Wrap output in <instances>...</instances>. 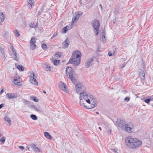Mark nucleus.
I'll use <instances>...</instances> for the list:
<instances>
[{
	"mask_svg": "<svg viewBox=\"0 0 153 153\" xmlns=\"http://www.w3.org/2000/svg\"><path fill=\"white\" fill-rule=\"evenodd\" d=\"M125 143L128 147L133 149L139 147L142 144L141 141L131 136H128L126 138Z\"/></svg>",
	"mask_w": 153,
	"mask_h": 153,
	"instance_id": "f257e3e1",
	"label": "nucleus"
},
{
	"mask_svg": "<svg viewBox=\"0 0 153 153\" xmlns=\"http://www.w3.org/2000/svg\"><path fill=\"white\" fill-rule=\"evenodd\" d=\"M81 55V53L79 50H77L74 51L67 64L71 63L75 66H78L80 63Z\"/></svg>",
	"mask_w": 153,
	"mask_h": 153,
	"instance_id": "f03ea898",
	"label": "nucleus"
},
{
	"mask_svg": "<svg viewBox=\"0 0 153 153\" xmlns=\"http://www.w3.org/2000/svg\"><path fill=\"white\" fill-rule=\"evenodd\" d=\"M118 125L122 130L128 133H131L134 131V126L131 124L126 123L121 120L120 121Z\"/></svg>",
	"mask_w": 153,
	"mask_h": 153,
	"instance_id": "7ed1b4c3",
	"label": "nucleus"
},
{
	"mask_svg": "<svg viewBox=\"0 0 153 153\" xmlns=\"http://www.w3.org/2000/svg\"><path fill=\"white\" fill-rule=\"evenodd\" d=\"M91 95L88 94L85 91V90L83 92L80 93L79 103L80 105L82 107L85 108H87V106L85 105V102L88 99H89Z\"/></svg>",
	"mask_w": 153,
	"mask_h": 153,
	"instance_id": "20e7f679",
	"label": "nucleus"
},
{
	"mask_svg": "<svg viewBox=\"0 0 153 153\" xmlns=\"http://www.w3.org/2000/svg\"><path fill=\"white\" fill-rule=\"evenodd\" d=\"M65 71L66 76L71 79L72 82L74 81L76 77V74L72 68L68 66L66 68Z\"/></svg>",
	"mask_w": 153,
	"mask_h": 153,
	"instance_id": "39448f33",
	"label": "nucleus"
},
{
	"mask_svg": "<svg viewBox=\"0 0 153 153\" xmlns=\"http://www.w3.org/2000/svg\"><path fill=\"white\" fill-rule=\"evenodd\" d=\"M86 102L88 104H91L90 107L88 108L87 107V108H91L96 107L97 104L96 99L92 96L91 95L89 99L86 100Z\"/></svg>",
	"mask_w": 153,
	"mask_h": 153,
	"instance_id": "423d86ee",
	"label": "nucleus"
},
{
	"mask_svg": "<svg viewBox=\"0 0 153 153\" xmlns=\"http://www.w3.org/2000/svg\"><path fill=\"white\" fill-rule=\"evenodd\" d=\"M74 83L75 86L76 91L77 93H80L85 90V87L80 82H74Z\"/></svg>",
	"mask_w": 153,
	"mask_h": 153,
	"instance_id": "0eeeda50",
	"label": "nucleus"
},
{
	"mask_svg": "<svg viewBox=\"0 0 153 153\" xmlns=\"http://www.w3.org/2000/svg\"><path fill=\"white\" fill-rule=\"evenodd\" d=\"M74 83L75 86L76 91L77 93H80L85 90V87L80 82H74Z\"/></svg>",
	"mask_w": 153,
	"mask_h": 153,
	"instance_id": "6e6552de",
	"label": "nucleus"
},
{
	"mask_svg": "<svg viewBox=\"0 0 153 153\" xmlns=\"http://www.w3.org/2000/svg\"><path fill=\"white\" fill-rule=\"evenodd\" d=\"M30 79V83L33 85L36 86L38 85V82L35 78L34 73L33 71L31 73Z\"/></svg>",
	"mask_w": 153,
	"mask_h": 153,
	"instance_id": "1a4fd4ad",
	"label": "nucleus"
},
{
	"mask_svg": "<svg viewBox=\"0 0 153 153\" xmlns=\"http://www.w3.org/2000/svg\"><path fill=\"white\" fill-rule=\"evenodd\" d=\"M92 26L94 29H99L100 27V23L98 20L94 19L92 22Z\"/></svg>",
	"mask_w": 153,
	"mask_h": 153,
	"instance_id": "9d476101",
	"label": "nucleus"
},
{
	"mask_svg": "<svg viewBox=\"0 0 153 153\" xmlns=\"http://www.w3.org/2000/svg\"><path fill=\"white\" fill-rule=\"evenodd\" d=\"M94 57H92L91 58L89 59L86 61L85 65L86 68H88L92 65V62L94 60Z\"/></svg>",
	"mask_w": 153,
	"mask_h": 153,
	"instance_id": "9b49d317",
	"label": "nucleus"
},
{
	"mask_svg": "<svg viewBox=\"0 0 153 153\" xmlns=\"http://www.w3.org/2000/svg\"><path fill=\"white\" fill-rule=\"evenodd\" d=\"M11 48L12 51L11 55L12 58H13L15 60L17 61H18L19 59H18L17 58V53L16 52L15 49L13 46H11Z\"/></svg>",
	"mask_w": 153,
	"mask_h": 153,
	"instance_id": "f8f14e48",
	"label": "nucleus"
},
{
	"mask_svg": "<svg viewBox=\"0 0 153 153\" xmlns=\"http://www.w3.org/2000/svg\"><path fill=\"white\" fill-rule=\"evenodd\" d=\"M101 33H100V40L103 43H104L105 42V32L104 30H102V31H100Z\"/></svg>",
	"mask_w": 153,
	"mask_h": 153,
	"instance_id": "ddd939ff",
	"label": "nucleus"
},
{
	"mask_svg": "<svg viewBox=\"0 0 153 153\" xmlns=\"http://www.w3.org/2000/svg\"><path fill=\"white\" fill-rule=\"evenodd\" d=\"M79 17V14L78 12H76L74 14L73 16L72 20L71 22L72 25L75 22L76 20H78Z\"/></svg>",
	"mask_w": 153,
	"mask_h": 153,
	"instance_id": "4468645a",
	"label": "nucleus"
},
{
	"mask_svg": "<svg viewBox=\"0 0 153 153\" xmlns=\"http://www.w3.org/2000/svg\"><path fill=\"white\" fill-rule=\"evenodd\" d=\"M62 47L65 49L68 47L69 45V41L68 38H67L62 43Z\"/></svg>",
	"mask_w": 153,
	"mask_h": 153,
	"instance_id": "2eb2a0df",
	"label": "nucleus"
},
{
	"mask_svg": "<svg viewBox=\"0 0 153 153\" xmlns=\"http://www.w3.org/2000/svg\"><path fill=\"white\" fill-rule=\"evenodd\" d=\"M59 85L61 89L64 91H67L66 86L64 83L62 82H60L59 83Z\"/></svg>",
	"mask_w": 153,
	"mask_h": 153,
	"instance_id": "dca6fc26",
	"label": "nucleus"
},
{
	"mask_svg": "<svg viewBox=\"0 0 153 153\" xmlns=\"http://www.w3.org/2000/svg\"><path fill=\"white\" fill-rule=\"evenodd\" d=\"M6 97L9 99L14 98L16 97L15 93H7L6 95Z\"/></svg>",
	"mask_w": 153,
	"mask_h": 153,
	"instance_id": "f3484780",
	"label": "nucleus"
},
{
	"mask_svg": "<svg viewBox=\"0 0 153 153\" xmlns=\"http://www.w3.org/2000/svg\"><path fill=\"white\" fill-rule=\"evenodd\" d=\"M71 28L72 27L70 26H66L62 29V33H65L67 32L68 30H70Z\"/></svg>",
	"mask_w": 153,
	"mask_h": 153,
	"instance_id": "a211bd4d",
	"label": "nucleus"
},
{
	"mask_svg": "<svg viewBox=\"0 0 153 153\" xmlns=\"http://www.w3.org/2000/svg\"><path fill=\"white\" fill-rule=\"evenodd\" d=\"M30 146L31 148L33 151L36 152H40L39 149L36 146L35 144H32Z\"/></svg>",
	"mask_w": 153,
	"mask_h": 153,
	"instance_id": "6ab92c4d",
	"label": "nucleus"
},
{
	"mask_svg": "<svg viewBox=\"0 0 153 153\" xmlns=\"http://www.w3.org/2000/svg\"><path fill=\"white\" fill-rule=\"evenodd\" d=\"M20 81V78H19L14 79V82L15 84L20 86L22 84Z\"/></svg>",
	"mask_w": 153,
	"mask_h": 153,
	"instance_id": "aec40b11",
	"label": "nucleus"
},
{
	"mask_svg": "<svg viewBox=\"0 0 153 153\" xmlns=\"http://www.w3.org/2000/svg\"><path fill=\"white\" fill-rule=\"evenodd\" d=\"M28 3L30 4L29 6V8H31L34 5V0H27Z\"/></svg>",
	"mask_w": 153,
	"mask_h": 153,
	"instance_id": "412c9836",
	"label": "nucleus"
},
{
	"mask_svg": "<svg viewBox=\"0 0 153 153\" xmlns=\"http://www.w3.org/2000/svg\"><path fill=\"white\" fill-rule=\"evenodd\" d=\"M35 110L39 113H41L42 112L43 110L42 108L39 106H36L34 107Z\"/></svg>",
	"mask_w": 153,
	"mask_h": 153,
	"instance_id": "4be33fe9",
	"label": "nucleus"
},
{
	"mask_svg": "<svg viewBox=\"0 0 153 153\" xmlns=\"http://www.w3.org/2000/svg\"><path fill=\"white\" fill-rule=\"evenodd\" d=\"M3 37L4 38L7 39L10 37L9 33L7 32H4L3 33Z\"/></svg>",
	"mask_w": 153,
	"mask_h": 153,
	"instance_id": "5701e85b",
	"label": "nucleus"
},
{
	"mask_svg": "<svg viewBox=\"0 0 153 153\" xmlns=\"http://www.w3.org/2000/svg\"><path fill=\"white\" fill-rule=\"evenodd\" d=\"M43 67L45 68L46 71H51V67L46 64H44Z\"/></svg>",
	"mask_w": 153,
	"mask_h": 153,
	"instance_id": "b1692460",
	"label": "nucleus"
},
{
	"mask_svg": "<svg viewBox=\"0 0 153 153\" xmlns=\"http://www.w3.org/2000/svg\"><path fill=\"white\" fill-rule=\"evenodd\" d=\"M4 16L3 13L2 12L0 13V19H1V21H0V23L1 24L4 22Z\"/></svg>",
	"mask_w": 153,
	"mask_h": 153,
	"instance_id": "393cba45",
	"label": "nucleus"
},
{
	"mask_svg": "<svg viewBox=\"0 0 153 153\" xmlns=\"http://www.w3.org/2000/svg\"><path fill=\"white\" fill-rule=\"evenodd\" d=\"M139 76L141 79H144L145 74L143 71L142 70L140 71L139 73Z\"/></svg>",
	"mask_w": 153,
	"mask_h": 153,
	"instance_id": "a878e982",
	"label": "nucleus"
},
{
	"mask_svg": "<svg viewBox=\"0 0 153 153\" xmlns=\"http://www.w3.org/2000/svg\"><path fill=\"white\" fill-rule=\"evenodd\" d=\"M44 134L45 137L47 138H48L50 140H51V137L48 132H44Z\"/></svg>",
	"mask_w": 153,
	"mask_h": 153,
	"instance_id": "bb28decb",
	"label": "nucleus"
},
{
	"mask_svg": "<svg viewBox=\"0 0 153 153\" xmlns=\"http://www.w3.org/2000/svg\"><path fill=\"white\" fill-rule=\"evenodd\" d=\"M4 120L5 121H7L9 124V126H10L11 124V120L10 118L7 116H5L4 118Z\"/></svg>",
	"mask_w": 153,
	"mask_h": 153,
	"instance_id": "cd10ccee",
	"label": "nucleus"
},
{
	"mask_svg": "<svg viewBox=\"0 0 153 153\" xmlns=\"http://www.w3.org/2000/svg\"><path fill=\"white\" fill-rule=\"evenodd\" d=\"M30 27L31 28H36L37 27V23L35 24L34 23H31L30 24Z\"/></svg>",
	"mask_w": 153,
	"mask_h": 153,
	"instance_id": "c85d7f7f",
	"label": "nucleus"
},
{
	"mask_svg": "<svg viewBox=\"0 0 153 153\" xmlns=\"http://www.w3.org/2000/svg\"><path fill=\"white\" fill-rule=\"evenodd\" d=\"M53 63L55 65L57 66L59 65L60 61L59 60H55L54 61H53Z\"/></svg>",
	"mask_w": 153,
	"mask_h": 153,
	"instance_id": "c756f323",
	"label": "nucleus"
},
{
	"mask_svg": "<svg viewBox=\"0 0 153 153\" xmlns=\"http://www.w3.org/2000/svg\"><path fill=\"white\" fill-rule=\"evenodd\" d=\"M17 68L20 71H23L24 70V68L21 65H18Z\"/></svg>",
	"mask_w": 153,
	"mask_h": 153,
	"instance_id": "7c9ffc66",
	"label": "nucleus"
},
{
	"mask_svg": "<svg viewBox=\"0 0 153 153\" xmlns=\"http://www.w3.org/2000/svg\"><path fill=\"white\" fill-rule=\"evenodd\" d=\"M36 48V45L35 44L33 43H30V49L31 50H34V49Z\"/></svg>",
	"mask_w": 153,
	"mask_h": 153,
	"instance_id": "2f4dec72",
	"label": "nucleus"
},
{
	"mask_svg": "<svg viewBox=\"0 0 153 153\" xmlns=\"http://www.w3.org/2000/svg\"><path fill=\"white\" fill-rule=\"evenodd\" d=\"M36 40V39L35 38H34V37H33L31 39L30 41V43H33V44H35Z\"/></svg>",
	"mask_w": 153,
	"mask_h": 153,
	"instance_id": "473e14b6",
	"label": "nucleus"
},
{
	"mask_svg": "<svg viewBox=\"0 0 153 153\" xmlns=\"http://www.w3.org/2000/svg\"><path fill=\"white\" fill-rule=\"evenodd\" d=\"M30 117L31 119L34 120H36L37 119V116L34 114H31L30 115Z\"/></svg>",
	"mask_w": 153,
	"mask_h": 153,
	"instance_id": "72a5a7b5",
	"label": "nucleus"
},
{
	"mask_svg": "<svg viewBox=\"0 0 153 153\" xmlns=\"http://www.w3.org/2000/svg\"><path fill=\"white\" fill-rule=\"evenodd\" d=\"M94 29V31L95 33V35L96 36H97L99 33V28L98 29L96 28Z\"/></svg>",
	"mask_w": 153,
	"mask_h": 153,
	"instance_id": "f704fd0d",
	"label": "nucleus"
},
{
	"mask_svg": "<svg viewBox=\"0 0 153 153\" xmlns=\"http://www.w3.org/2000/svg\"><path fill=\"white\" fill-rule=\"evenodd\" d=\"M14 33L16 36H20L19 32L17 30H15Z\"/></svg>",
	"mask_w": 153,
	"mask_h": 153,
	"instance_id": "c9c22d12",
	"label": "nucleus"
},
{
	"mask_svg": "<svg viewBox=\"0 0 153 153\" xmlns=\"http://www.w3.org/2000/svg\"><path fill=\"white\" fill-rule=\"evenodd\" d=\"M6 138L5 137H2L0 139V141L2 142V143L3 144L5 141Z\"/></svg>",
	"mask_w": 153,
	"mask_h": 153,
	"instance_id": "e433bc0d",
	"label": "nucleus"
},
{
	"mask_svg": "<svg viewBox=\"0 0 153 153\" xmlns=\"http://www.w3.org/2000/svg\"><path fill=\"white\" fill-rule=\"evenodd\" d=\"M42 47L44 50H45L47 49V46L45 44H43L42 45Z\"/></svg>",
	"mask_w": 153,
	"mask_h": 153,
	"instance_id": "4c0bfd02",
	"label": "nucleus"
},
{
	"mask_svg": "<svg viewBox=\"0 0 153 153\" xmlns=\"http://www.w3.org/2000/svg\"><path fill=\"white\" fill-rule=\"evenodd\" d=\"M58 35L57 33H54L53 35L52 36L51 39H52L55 37L56 36Z\"/></svg>",
	"mask_w": 153,
	"mask_h": 153,
	"instance_id": "58836bf2",
	"label": "nucleus"
},
{
	"mask_svg": "<svg viewBox=\"0 0 153 153\" xmlns=\"http://www.w3.org/2000/svg\"><path fill=\"white\" fill-rule=\"evenodd\" d=\"M151 100L150 99H147L145 100V102L147 103H149V102Z\"/></svg>",
	"mask_w": 153,
	"mask_h": 153,
	"instance_id": "ea45409f",
	"label": "nucleus"
},
{
	"mask_svg": "<svg viewBox=\"0 0 153 153\" xmlns=\"http://www.w3.org/2000/svg\"><path fill=\"white\" fill-rule=\"evenodd\" d=\"M126 65V64L125 63L121 65L120 66V68L121 69L124 68L125 66Z\"/></svg>",
	"mask_w": 153,
	"mask_h": 153,
	"instance_id": "a19ab883",
	"label": "nucleus"
},
{
	"mask_svg": "<svg viewBox=\"0 0 153 153\" xmlns=\"http://www.w3.org/2000/svg\"><path fill=\"white\" fill-rule=\"evenodd\" d=\"M19 148L21 150H23L25 149V147L24 146H19Z\"/></svg>",
	"mask_w": 153,
	"mask_h": 153,
	"instance_id": "79ce46f5",
	"label": "nucleus"
},
{
	"mask_svg": "<svg viewBox=\"0 0 153 153\" xmlns=\"http://www.w3.org/2000/svg\"><path fill=\"white\" fill-rule=\"evenodd\" d=\"M130 100V98H129V97H126L125 99H124V100L125 101H128Z\"/></svg>",
	"mask_w": 153,
	"mask_h": 153,
	"instance_id": "37998d69",
	"label": "nucleus"
},
{
	"mask_svg": "<svg viewBox=\"0 0 153 153\" xmlns=\"http://www.w3.org/2000/svg\"><path fill=\"white\" fill-rule=\"evenodd\" d=\"M33 100L34 102H37L38 101V100L36 99V97H35L33 99Z\"/></svg>",
	"mask_w": 153,
	"mask_h": 153,
	"instance_id": "c03bdc74",
	"label": "nucleus"
},
{
	"mask_svg": "<svg viewBox=\"0 0 153 153\" xmlns=\"http://www.w3.org/2000/svg\"><path fill=\"white\" fill-rule=\"evenodd\" d=\"M55 56L56 57V58L58 59L60 57V56L57 53L55 54Z\"/></svg>",
	"mask_w": 153,
	"mask_h": 153,
	"instance_id": "a18cd8bd",
	"label": "nucleus"
},
{
	"mask_svg": "<svg viewBox=\"0 0 153 153\" xmlns=\"http://www.w3.org/2000/svg\"><path fill=\"white\" fill-rule=\"evenodd\" d=\"M108 55L109 56H112V54L111 51H109L108 52Z\"/></svg>",
	"mask_w": 153,
	"mask_h": 153,
	"instance_id": "49530a36",
	"label": "nucleus"
},
{
	"mask_svg": "<svg viewBox=\"0 0 153 153\" xmlns=\"http://www.w3.org/2000/svg\"><path fill=\"white\" fill-rule=\"evenodd\" d=\"M4 105V104H1L0 105V109L2 108Z\"/></svg>",
	"mask_w": 153,
	"mask_h": 153,
	"instance_id": "de8ad7c7",
	"label": "nucleus"
},
{
	"mask_svg": "<svg viewBox=\"0 0 153 153\" xmlns=\"http://www.w3.org/2000/svg\"><path fill=\"white\" fill-rule=\"evenodd\" d=\"M107 133H108V134H111V129H109L108 131H107Z\"/></svg>",
	"mask_w": 153,
	"mask_h": 153,
	"instance_id": "09e8293b",
	"label": "nucleus"
},
{
	"mask_svg": "<svg viewBox=\"0 0 153 153\" xmlns=\"http://www.w3.org/2000/svg\"><path fill=\"white\" fill-rule=\"evenodd\" d=\"M4 92V91L3 89H2L0 91V94H1Z\"/></svg>",
	"mask_w": 153,
	"mask_h": 153,
	"instance_id": "8fccbe9b",
	"label": "nucleus"
},
{
	"mask_svg": "<svg viewBox=\"0 0 153 153\" xmlns=\"http://www.w3.org/2000/svg\"><path fill=\"white\" fill-rule=\"evenodd\" d=\"M3 135V134L1 131H0V137L2 136Z\"/></svg>",
	"mask_w": 153,
	"mask_h": 153,
	"instance_id": "3c124183",
	"label": "nucleus"
},
{
	"mask_svg": "<svg viewBox=\"0 0 153 153\" xmlns=\"http://www.w3.org/2000/svg\"><path fill=\"white\" fill-rule=\"evenodd\" d=\"M30 146H27V148L28 149V150L29 151V148H30Z\"/></svg>",
	"mask_w": 153,
	"mask_h": 153,
	"instance_id": "603ef678",
	"label": "nucleus"
},
{
	"mask_svg": "<svg viewBox=\"0 0 153 153\" xmlns=\"http://www.w3.org/2000/svg\"><path fill=\"white\" fill-rule=\"evenodd\" d=\"M112 150H113V152L115 153L117 152L116 150L115 149H112Z\"/></svg>",
	"mask_w": 153,
	"mask_h": 153,
	"instance_id": "864d4df0",
	"label": "nucleus"
},
{
	"mask_svg": "<svg viewBox=\"0 0 153 153\" xmlns=\"http://www.w3.org/2000/svg\"><path fill=\"white\" fill-rule=\"evenodd\" d=\"M30 99H31V100H33V97H30Z\"/></svg>",
	"mask_w": 153,
	"mask_h": 153,
	"instance_id": "5fc2aeb1",
	"label": "nucleus"
},
{
	"mask_svg": "<svg viewBox=\"0 0 153 153\" xmlns=\"http://www.w3.org/2000/svg\"><path fill=\"white\" fill-rule=\"evenodd\" d=\"M100 6L101 7V8L102 9V6L101 4H100Z\"/></svg>",
	"mask_w": 153,
	"mask_h": 153,
	"instance_id": "6e6d98bb",
	"label": "nucleus"
},
{
	"mask_svg": "<svg viewBox=\"0 0 153 153\" xmlns=\"http://www.w3.org/2000/svg\"><path fill=\"white\" fill-rule=\"evenodd\" d=\"M43 92L44 93V94H46V92L45 91H43Z\"/></svg>",
	"mask_w": 153,
	"mask_h": 153,
	"instance_id": "4d7b16f0",
	"label": "nucleus"
},
{
	"mask_svg": "<svg viewBox=\"0 0 153 153\" xmlns=\"http://www.w3.org/2000/svg\"><path fill=\"white\" fill-rule=\"evenodd\" d=\"M99 129L100 130H102V129H101V127H99Z\"/></svg>",
	"mask_w": 153,
	"mask_h": 153,
	"instance_id": "13d9d810",
	"label": "nucleus"
},
{
	"mask_svg": "<svg viewBox=\"0 0 153 153\" xmlns=\"http://www.w3.org/2000/svg\"><path fill=\"white\" fill-rule=\"evenodd\" d=\"M96 114H99V112H96Z\"/></svg>",
	"mask_w": 153,
	"mask_h": 153,
	"instance_id": "bf43d9fd",
	"label": "nucleus"
},
{
	"mask_svg": "<svg viewBox=\"0 0 153 153\" xmlns=\"http://www.w3.org/2000/svg\"><path fill=\"white\" fill-rule=\"evenodd\" d=\"M82 13H81L80 14V15H82Z\"/></svg>",
	"mask_w": 153,
	"mask_h": 153,
	"instance_id": "052dcab7",
	"label": "nucleus"
}]
</instances>
